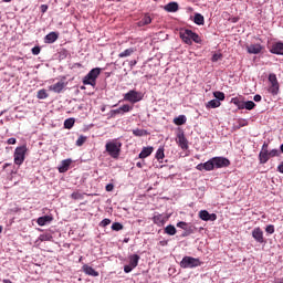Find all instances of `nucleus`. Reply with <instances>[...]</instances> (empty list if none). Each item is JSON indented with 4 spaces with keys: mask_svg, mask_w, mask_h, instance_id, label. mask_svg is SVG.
Returning a JSON list of instances; mask_svg holds the SVG:
<instances>
[{
    "mask_svg": "<svg viewBox=\"0 0 283 283\" xmlns=\"http://www.w3.org/2000/svg\"><path fill=\"white\" fill-rule=\"evenodd\" d=\"M231 161L227 157H212L203 164H198L196 169L198 171H213V169H222L229 167Z\"/></svg>",
    "mask_w": 283,
    "mask_h": 283,
    "instance_id": "f257e3e1",
    "label": "nucleus"
},
{
    "mask_svg": "<svg viewBox=\"0 0 283 283\" xmlns=\"http://www.w3.org/2000/svg\"><path fill=\"white\" fill-rule=\"evenodd\" d=\"M123 148V143L118 142V139H113L106 143L105 149L111 158L118 160L120 157V149Z\"/></svg>",
    "mask_w": 283,
    "mask_h": 283,
    "instance_id": "f03ea898",
    "label": "nucleus"
},
{
    "mask_svg": "<svg viewBox=\"0 0 283 283\" xmlns=\"http://www.w3.org/2000/svg\"><path fill=\"white\" fill-rule=\"evenodd\" d=\"M180 39L186 43L187 45H191L193 42L195 43H202V39H200V35L198 33L186 29L180 31Z\"/></svg>",
    "mask_w": 283,
    "mask_h": 283,
    "instance_id": "7ed1b4c3",
    "label": "nucleus"
},
{
    "mask_svg": "<svg viewBox=\"0 0 283 283\" xmlns=\"http://www.w3.org/2000/svg\"><path fill=\"white\" fill-rule=\"evenodd\" d=\"M101 76V69L95 67L88 72L82 80L83 85H91V87H96V80Z\"/></svg>",
    "mask_w": 283,
    "mask_h": 283,
    "instance_id": "20e7f679",
    "label": "nucleus"
},
{
    "mask_svg": "<svg viewBox=\"0 0 283 283\" xmlns=\"http://www.w3.org/2000/svg\"><path fill=\"white\" fill-rule=\"evenodd\" d=\"M143 98H145V94L136 90H130L126 94H124V101H126L127 103H132V105H136V103H140Z\"/></svg>",
    "mask_w": 283,
    "mask_h": 283,
    "instance_id": "39448f33",
    "label": "nucleus"
},
{
    "mask_svg": "<svg viewBox=\"0 0 283 283\" xmlns=\"http://www.w3.org/2000/svg\"><path fill=\"white\" fill-rule=\"evenodd\" d=\"M28 153V147L25 146H19L15 148L13 158H14V165L21 166L25 161V154Z\"/></svg>",
    "mask_w": 283,
    "mask_h": 283,
    "instance_id": "423d86ee",
    "label": "nucleus"
},
{
    "mask_svg": "<svg viewBox=\"0 0 283 283\" xmlns=\"http://www.w3.org/2000/svg\"><path fill=\"white\" fill-rule=\"evenodd\" d=\"M202 262H200V259H196L193 256H184L180 266L181 269H196L197 266H200Z\"/></svg>",
    "mask_w": 283,
    "mask_h": 283,
    "instance_id": "0eeeda50",
    "label": "nucleus"
},
{
    "mask_svg": "<svg viewBox=\"0 0 283 283\" xmlns=\"http://www.w3.org/2000/svg\"><path fill=\"white\" fill-rule=\"evenodd\" d=\"M128 260H129V264L124 266L125 273H132V271H134V269L138 266V262L140 261V255L138 254L129 255Z\"/></svg>",
    "mask_w": 283,
    "mask_h": 283,
    "instance_id": "6e6552de",
    "label": "nucleus"
},
{
    "mask_svg": "<svg viewBox=\"0 0 283 283\" xmlns=\"http://www.w3.org/2000/svg\"><path fill=\"white\" fill-rule=\"evenodd\" d=\"M199 218L205 222H216V220H218V216L216 213H209L207 210L199 211Z\"/></svg>",
    "mask_w": 283,
    "mask_h": 283,
    "instance_id": "1a4fd4ad",
    "label": "nucleus"
},
{
    "mask_svg": "<svg viewBox=\"0 0 283 283\" xmlns=\"http://www.w3.org/2000/svg\"><path fill=\"white\" fill-rule=\"evenodd\" d=\"M252 238H254L255 242H259V244H264V231H262V228H254L252 230Z\"/></svg>",
    "mask_w": 283,
    "mask_h": 283,
    "instance_id": "9d476101",
    "label": "nucleus"
},
{
    "mask_svg": "<svg viewBox=\"0 0 283 283\" xmlns=\"http://www.w3.org/2000/svg\"><path fill=\"white\" fill-rule=\"evenodd\" d=\"M177 144L181 149H189V142L187 140V137H185L184 133L177 135Z\"/></svg>",
    "mask_w": 283,
    "mask_h": 283,
    "instance_id": "9b49d317",
    "label": "nucleus"
},
{
    "mask_svg": "<svg viewBox=\"0 0 283 283\" xmlns=\"http://www.w3.org/2000/svg\"><path fill=\"white\" fill-rule=\"evenodd\" d=\"M271 54H277L280 56H283V43L276 42L272 45L270 49Z\"/></svg>",
    "mask_w": 283,
    "mask_h": 283,
    "instance_id": "f8f14e48",
    "label": "nucleus"
},
{
    "mask_svg": "<svg viewBox=\"0 0 283 283\" xmlns=\"http://www.w3.org/2000/svg\"><path fill=\"white\" fill-rule=\"evenodd\" d=\"M247 50L249 54H260L264 50V46L261 44H250L247 46Z\"/></svg>",
    "mask_w": 283,
    "mask_h": 283,
    "instance_id": "ddd939ff",
    "label": "nucleus"
},
{
    "mask_svg": "<svg viewBox=\"0 0 283 283\" xmlns=\"http://www.w3.org/2000/svg\"><path fill=\"white\" fill-rule=\"evenodd\" d=\"M70 165H72V159H64L61 161V165L59 166V172L65 174L70 170Z\"/></svg>",
    "mask_w": 283,
    "mask_h": 283,
    "instance_id": "4468645a",
    "label": "nucleus"
},
{
    "mask_svg": "<svg viewBox=\"0 0 283 283\" xmlns=\"http://www.w3.org/2000/svg\"><path fill=\"white\" fill-rule=\"evenodd\" d=\"M51 92H55V94H61V92H63V90H65V82H57L53 85L50 86Z\"/></svg>",
    "mask_w": 283,
    "mask_h": 283,
    "instance_id": "2eb2a0df",
    "label": "nucleus"
},
{
    "mask_svg": "<svg viewBox=\"0 0 283 283\" xmlns=\"http://www.w3.org/2000/svg\"><path fill=\"white\" fill-rule=\"evenodd\" d=\"M82 271L86 274V275H91L92 277H98V272L96 270H94V268L84 264L82 266Z\"/></svg>",
    "mask_w": 283,
    "mask_h": 283,
    "instance_id": "dca6fc26",
    "label": "nucleus"
},
{
    "mask_svg": "<svg viewBox=\"0 0 283 283\" xmlns=\"http://www.w3.org/2000/svg\"><path fill=\"white\" fill-rule=\"evenodd\" d=\"M150 154H154V147H151V146H148V147H144L143 149H142V151L139 153V158L142 159V160H144V158H149V155Z\"/></svg>",
    "mask_w": 283,
    "mask_h": 283,
    "instance_id": "f3484780",
    "label": "nucleus"
},
{
    "mask_svg": "<svg viewBox=\"0 0 283 283\" xmlns=\"http://www.w3.org/2000/svg\"><path fill=\"white\" fill-rule=\"evenodd\" d=\"M57 40H59V33H56V32H50L44 38L45 43H55V41H57Z\"/></svg>",
    "mask_w": 283,
    "mask_h": 283,
    "instance_id": "a211bd4d",
    "label": "nucleus"
},
{
    "mask_svg": "<svg viewBox=\"0 0 283 283\" xmlns=\"http://www.w3.org/2000/svg\"><path fill=\"white\" fill-rule=\"evenodd\" d=\"M269 154H270L269 150L260 151L259 160H260L261 165H266V163H269V159L271 158V156Z\"/></svg>",
    "mask_w": 283,
    "mask_h": 283,
    "instance_id": "6ab92c4d",
    "label": "nucleus"
},
{
    "mask_svg": "<svg viewBox=\"0 0 283 283\" xmlns=\"http://www.w3.org/2000/svg\"><path fill=\"white\" fill-rule=\"evenodd\" d=\"M164 10H166V12H178L179 10L178 2H169L164 7Z\"/></svg>",
    "mask_w": 283,
    "mask_h": 283,
    "instance_id": "aec40b11",
    "label": "nucleus"
},
{
    "mask_svg": "<svg viewBox=\"0 0 283 283\" xmlns=\"http://www.w3.org/2000/svg\"><path fill=\"white\" fill-rule=\"evenodd\" d=\"M153 222L158 227H163V224L167 222V219L163 214H156L155 217H153Z\"/></svg>",
    "mask_w": 283,
    "mask_h": 283,
    "instance_id": "412c9836",
    "label": "nucleus"
},
{
    "mask_svg": "<svg viewBox=\"0 0 283 283\" xmlns=\"http://www.w3.org/2000/svg\"><path fill=\"white\" fill-rule=\"evenodd\" d=\"M53 218L51 216H43L38 218V224L39 227H45L49 222H52Z\"/></svg>",
    "mask_w": 283,
    "mask_h": 283,
    "instance_id": "4be33fe9",
    "label": "nucleus"
},
{
    "mask_svg": "<svg viewBox=\"0 0 283 283\" xmlns=\"http://www.w3.org/2000/svg\"><path fill=\"white\" fill-rule=\"evenodd\" d=\"M151 23V17L149 14H145L142 20L137 23L139 28H143L145 25H149Z\"/></svg>",
    "mask_w": 283,
    "mask_h": 283,
    "instance_id": "5701e85b",
    "label": "nucleus"
},
{
    "mask_svg": "<svg viewBox=\"0 0 283 283\" xmlns=\"http://www.w3.org/2000/svg\"><path fill=\"white\" fill-rule=\"evenodd\" d=\"M134 52H136V49L134 48L126 49L124 52L118 54V59H127V56H132Z\"/></svg>",
    "mask_w": 283,
    "mask_h": 283,
    "instance_id": "b1692460",
    "label": "nucleus"
},
{
    "mask_svg": "<svg viewBox=\"0 0 283 283\" xmlns=\"http://www.w3.org/2000/svg\"><path fill=\"white\" fill-rule=\"evenodd\" d=\"M231 103L238 107V109H245V102L240 101L238 97H232Z\"/></svg>",
    "mask_w": 283,
    "mask_h": 283,
    "instance_id": "393cba45",
    "label": "nucleus"
},
{
    "mask_svg": "<svg viewBox=\"0 0 283 283\" xmlns=\"http://www.w3.org/2000/svg\"><path fill=\"white\" fill-rule=\"evenodd\" d=\"M193 23H196V25H205V15L196 13L193 18Z\"/></svg>",
    "mask_w": 283,
    "mask_h": 283,
    "instance_id": "a878e982",
    "label": "nucleus"
},
{
    "mask_svg": "<svg viewBox=\"0 0 283 283\" xmlns=\"http://www.w3.org/2000/svg\"><path fill=\"white\" fill-rule=\"evenodd\" d=\"M156 159L159 163H163V160L165 159V148L164 147H160V148L157 149V151H156Z\"/></svg>",
    "mask_w": 283,
    "mask_h": 283,
    "instance_id": "bb28decb",
    "label": "nucleus"
},
{
    "mask_svg": "<svg viewBox=\"0 0 283 283\" xmlns=\"http://www.w3.org/2000/svg\"><path fill=\"white\" fill-rule=\"evenodd\" d=\"M220 105H221L220 101L211 99V101L208 102L206 107L211 108V109H216V108L220 107Z\"/></svg>",
    "mask_w": 283,
    "mask_h": 283,
    "instance_id": "cd10ccee",
    "label": "nucleus"
},
{
    "mask_svg": "<svg viewBox=\"0 0 283 283\" xmlns=\"http://www.w3.org/2000/svg\"><path fill=\"white\" fill-rule=\"evenodd\" d=\"M174 123L175 125H185V123H187V116L185 115H179L178 117L174 118Z\"/></svg>",
    "mask_w": 283,
    "mask_h": 283,
    "instance_id": "c85d7f7f",
    "label": "nucleus"
},
{
    "mask_svg": "<svg viewBox=\"0 0 283 283\" xmlns=\"http://www.w3.org/2000/svg\"><path fill=\"white\" fill-rule=\"evenodd\" d=\"M191 233H196V227L195 226H186L185 233L182 234L184 238H187V235H191Z\"/></svg>",
    "mask_w": 283,
    "mask_h": 283,
    "instance_id": "c756f323",
    "label": "nucleus"
},
{
    "mask_svg": "<svg viewBox=\"0 0 283 283\" xmlns=\"http://www.w3.org/2000/svg\"><path fill=\"white\" fill-rule=\"evenodd\" d=\"M269 92L270 94H272L273 96H277L279 92H280V84H273L269 87Z\"/></svg>",
    "mask_w": 283,
    "mask_h": 283,
    "instance_id": "7c9ffc66",
    "label": "nucleus"
},
{
    "mask_svg": "<svg viewBox=\"0 0 283 283\" xmlns=\"http://www.w3.org/2000/svg\"><path fill=\"white\" fill-rule=\"evenodd\" d=\"M48 96H50L48 94V91H45V88H42L38 92L36 98H39L40 101H45V98H48Z\"/></svg>",
    "mask_w": 283,
    "mask_h": 283,
    "instance_id": "2f4dec72",
    "label": "nucleus"
},
{
    "mask_svg": "<svg viewBox=\"0 0 283 283\" xmlns=\"http://www.w3.org/2000/svg\"><path fill=\"white\" fill-rule=\"evenodd\" d=\"M165 233H167L168 235H176L177 230L176 227H174L172 224H169L165 228Z\"/></svg>",
    "mask_w": 283,
    "mask_h": 283,
    "instance_id": "473e14b6",
    "label": "nucleus"
},
{
    "mask_svg": "<svg viewBox=\"0 0 283 283\" xmlns=\"http://www.w3.org/2000/svg\"><path fill=\"white\" fill-rule=\"evenodd\" d=\"M72 200H83L85 198V193L83 192H78V191H74L71 195Z\"/></svg>",
    "mask_w": 283,
    "mask_h": 283,
    "instance_id": "72a5a7b5",
    "label": "nucleus"
},
{
    "mask_svg": "<svg viewBox=\"0 0 283 283\" xmlns=\"http://www.w3.org/2000/svg\"><path fill=\"white\" fill-rule=\"evenodd\" d=\"M74 118H67L64 120V127L65 129H72L74 127Z\"/></svg>",
    "mask_w": 283,
    "mask_h": 283,
    "instance_id": "f704fd0d",
    "label": "nucleus"
},
{
    "mask_svg": "<svg viewBox=\"0 0 283 283\" xmlns=\"http://www.w3.org/2000/svg\"><path fill=\"white\" fill-rule=\"evenodd\" d=\"M269 82L271 83V85H279L280 84L277 82V75H275V73H271L269 75Z\"/></svg>",
    "mask_w": 283,
    "mask_h": 283,
    "instance_id": "c9c22d12",
    "label": "nucleus"
},
{
    "mask_svg": "<svg viewBox=\"0 0 283 283\" xmlns=\"http://www.w3.org/2000/svg\"><path fill=\"white\" fill-rule=\"evenodd\" d=\"M133 134H134V136H138V137L147 136V130L136 128V129L133 130Z\"/></svg>",
    "mask_w": 283,
    "mask_h": 283,
    "instance_id": "e433bc0d",
    "label": "nucleus"
},
{
    "mask_svg": "<svg viewBox=\"0 0 283 283\" xmlns=\"http://www.w3.org/2000/svg\"><path fill=\"white\" fill-rule=\"evenodd\" d=\"M39 240L40 242H50V240H52V234L50 233L40 234Z\"/></svg>",
    "mask_w": 283,
    "mask_h": 283,
    "instance_id": "4c0bfd02",
    "label": "nucleus"
},
{
    "mask_svg": "<svg viewBox=\"0 0 283 283\" xmlns=\"http://www.w3.org/2000/svg\"><path fill=\"white\" fill-rule=\"evenodd\" d=\"M213 96L216 98V101H224L226 96H224V93L223 92H220V91H217L213 93Z\"/></svg>",
    "mask_w": 283,
    "mask_h": 283,
    "instance_id": "58836bf2",
    "label": "nucleus"
},
{
    "mask_svg": "<svg viewBox=\"0 0 283 283\" xmlns=\"http://www.w3.org/2000/svg\"><path fill=\"white\" fill-rule=\"evenodd\" d=\"M119 108H122V114H127L132 112V109H134V106H129V104H124Z\"/></svg>",
    "mask_w": 283,
    "mask_h": 283,
    "instance_id": "ea45409f",
    "label": "nucleus"
},
{
    "mask_svg": "<svg viewBox=\"0 0 283 283\" xmlns=\"http://www.w3.org/2000/svg\"><path fill=\"white\" fill-rule=\"evenodd\" d=\"M85 140H87V137L81 135L77 140H76V146L77 147H83V145H85Z\"/></svg>",
    "mask_w": 283,
    "mask_h": 283,
    "instance_id": "a19ab883",
    "label": "nucleus"
},
{
    "mask_svg": "<svg viewBox=\"0 0 283 283\" xmlns=\"http://www.w3.org/2000/svg\"><path fill=\"white\" fill-rule=\"evenodd\" d=\"M244 107H245V109L251 112V109H255V103L253 101H248V102H245Z\"/></svg>",
    "mask_w": 283,
    "mask_h": 283,
    "instance_id": "79ce46f5",
    "label": "nucleus"
},
{
    "mask_svg": "<svg viewBox=\"0 0 283 283\" xmlns=\"http://www.w3.org/2000/svg\"><path fill=\"white\" fill-rule=\"evenodd\" d=\"M212 63H218V61H222V53H214L211 57Z\"/></svg>",
    "mask_w": 283,
    "mask_h": 283,
    "instance_id": "37998d69",
    "label": "nucleus"
},
{
    "mask_svg": "<svg viewBox=\"0 0 283 283\" xmlns=\"http://www.w3.org/2000/svg\"><path fill=\"white\" fill-rule=\"evenodd\" d=\"M112 229H113V231H123V223L114 222L112 224Z\"/></svg>",
    "mask_w": 283,
    "mask_h": 283,
    "instance_id": "c03bdc74",
    "label": "nucleus"
},
{
    "mask_svg": "<svg viewBox=\"0 0 283 283\" xmlns=\"http://www.w3.org/2000/svg\"><path fill=\"white\" fill-rule=\"evenodd\" d=\"M266 233H270V235H273L275 233V226L270 224L265 228Z\"/></svg>",
    "mask_w": 283,
    "mask_h": 283,
    "instance_id": "a18cd8bd",
    "label": "nucleus"
},
{
    "mask_svg": "<svg viewBox=\"0 0 283 283\" xmlns=\"http://www.w3.org/2000/svg\"><path fill=\"white\" fill-rule=\"evenodd\" d=\"M269 156H270V158H275V157L280 156V150L272 149L269 151Z\"/></svg>",
    "mask_w": 283,
    "mask_h": 283,
    "instance_id": "49530a36",
    "label": "nucleus"
},
{
    "mask_svg": "<svg viewBox=\"0 0 283 283\" xmlns=\"http://www.w3.org/2000/svg\"><path fill=\"white\" fill-rule=\"evenodd\" d=\"M32 54L34 56H39V54H41V46H34L32 50H31Z\"/></svg>",
    "mask_w": 283,
    "mask_h": 283,
    "instance_id": "de8ad7c7",
    "label": "nucleus"
},
{
    "mask_svg": "<svg viewBox=\"0 0 283 283\" xmlns=\"http://www.w3.org/2000/svg\"><path fill=\"white\" fill-rule=\"evenodd\" d=\"M187 226H188V223L184 222V221H180V222L177 223V227L179 229H182L184 231L187 229Z\"/></svg>",
    "mask_w": 283,
    "mask_h": 283,
    "instance_id": "09e8293b",
    "label": "nucleus"
},
{
    "mask_svg": "<svg viewBox=\"0 0 283 283\" xmlns=\"http://www.w3.org/2000/svg\"><path fill=\"white\" fill-rule=\"evenodd\" d=\"M108 224H112V220L104 219V220L101 221V227H108Z\"/></svg>",
    "mask_w": 283,
    "mask_h": 283,
    "instance_id": "8fccbe9b",
    "label": "nucleus"
},
{
    "mask_svg": "<svg viewBox=\"0 0 283 283\" xmlns=\"http://www.w3.org/2000/svg\"><path fill=\"white\" fill-rule=\"evenodd\" d=\"M7 143H8V145H17V138L11 137V138L8 139Z\"/></svg>",
    "mask_w": 283,
    "mask_h": 283,
    "instance_id": "3c124183",
    "label": "nucleus"
},
{
    "mask_svg": "<svg viewBox=\"0 0 283 283\" xmlns=\"http://www.w3.org/2000/svg\"><path fill=\"white\" fill-rule=\"evenodd\" d=\"M253 101L255 103H260V101H262V95H260V94L254 95Z\"/></svg>",
    "mask_w": 283,
    "mask_h": 283,
    "instance_id": "603ef678",
    "label": "nucleus"
},
{
    "mask_svg": "<svg viewBox=\"0 0 283 283\" xmlns=\"http://www.w3.org/2000/svg\"><path fill=\"white\" fill-rule=\"evenodd\" d=\"M261 151H269V144L268 143H264L262 148H261Z\"/></svg>",
    "mask_w": 283,
    "mask_h": 283,
    "instance_id": "864d4df0",
    "label": "nucleus"
},
{
    "mask_svg": "<svg viewBox=\"0 0 283 283\" xmlns=\"http://www.w3.org/2000/svg\"><path fill=\"white\" fill-rule=\"evenodd\" d=\"M106 191H114V185L112 184L106 185Z\"/></svg>",
    "mask_w": 283,
    "mask_h": 283,
    "instance_id": "5fc2aeb1",
    "label": "nucleus"
},
{
    "mask_svg": "<svg viewBox=\"0 0 283 283\" xmlns=\"http://www.w3.org/2000/svg\"><path fill=\"white\" fill-rule=\"evenodd\" d=\"M41 12H43V13L48 12V6L46 4L41 6Z\"/></svg>",
    "mask_w": 283,
    "mask_h": 283,
    "instance_id": "6e6d98bb",
    "label": "nucleus"
},
{
    "mask_svg": "<svg viewBox=\"0 0 283 283\" xmlns=\"http://www.w3.org/2000/svg\"><path fill=\"white\" fill-rule=\"evenodd\" d=\"M112 113H113V114H123V111H122V108L119 107V108H116V109L112 111Z\"/></svg>",
    "mask_w": 283,
    "mask_h": 283,
    "instance_id": "4d7b16f0",
    "label": "nucleus"
},
{
    "mask_svg": "<svg viewBox=\"0 0 283 283\" xmlns=\"http://www.w3.org/2000/svg\"><path fill=\"white\" fill-rule=\"evenodd\" d=\"M277 171H280V174H283V161L277 166Z\"/></svg>",
    "mask_w": 283,
    "mask_h": 283,
    "instance_id": "13d9d810",
    "label": "nucleus"
},
{
    "mask_svg": "<svg viewBox=\"0 0 283 283\" xmlns=\"http://www.w3.org/2000/svg\"><path fill=\"white\" fill-rule=\"evenodd\" d=\"M137 63H138V61L132 60V61L129 62V65H130V67H134V65H136Z\"/></svg>",
    "mask_w": 283,
    "mask_h": 283,
    "instance_id": "bf43d9fd",
    "label": "nucleus"
},
{
    "mask_svg": "<svg viewBox=\"0 0 283 283\" xmlns=\"http://www.w3.org/2000/svg\"><path fill=\"white\" fill-rule=\"evenodd\" d=\"M137 167H138L139 169H143V164L137 163Z\"/></svg>",
    "mask_w": 283,
    "mask_h": 283,
    "instance_id": "052dcab7",
    "label": "nucleus"
},
{
    "mask_svg": "<svg viewBox=\"0 0 283 283\" xmlns=\"http://www.w3.org/2000/svg\"><path fill=\"white\" fill-rule=\"evenodd\" d=\"M4 3H10L12 0H2Z\"/></svg>",
    "mask_w": 283,
    "mask_h": 283,
    "instance_id": "680f3d73",
    "label": "nucleus"
},
{
    "mask_svg": "<svg viewBox=\"0 0 283 283\" xmlns=\"http://www.w3.org/2000/svg\"><path fill=\"white\" fill-rule=\"evenodd\" d=\"M3 231V226H0V233H2Z\"/></svg>",
    "mask_w": 283,
    "mask_h": 283,
    "instance_id": "e2e57ef3",
    "label": "nucleus"
},
{
    "mask_svg": "<svg viewBox=\"0 0 283 283\" xmlns=\"http://www.w3.org/2000/svg\"><path fill=\"white\" fill-rule=\"evenodd\" d=\"M240 125H241V127H244V125H247V124L241 123Z\"/></svg>",
    "mask_w": 283,
    "mask_h": 283,
    "instance_id": "0e129e2a",
    "label": "nucleus"
},
{
    "mask_svg": "<svg viewBox=\"0 0 283 283\" xmlns=\"http://www.w3.org/2000/svg\"><path fill=\"white\" fill-rule=\"evenodd\" d=\"M240 125H241V127H244V125H247V124L241 123Z\"/></svg>",
    "mask_w": 283,
    "mask_h": 283,
    "instance_id": "69168bd1",
    "label": "nucleus"
},
{
    "mask_svg": "<svg viewBox=\"0 0 283 283\" xmlns=\"http://www.w3.org/2000/svg\"><path fill=\"white\" fill-rule=\"evenodd\" d=\"M10 164H6V167H8Z\"/></svg>",
    "mask_w": 283,
    "mask_h": 283,
    "instance_id": "338daca9",
    "label": "nucleus"
}]
</instances>
